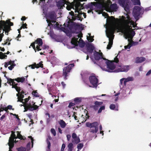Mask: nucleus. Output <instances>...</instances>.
I'll return each instance as SVG.
<instances>
[{"label": "nucleus", "mask_w": 151, "mask_h": 151, "mask_svg": "<svg viewBox=\"0 0 151 151\" xmlns=\"http://www.w3.org/2000/svg\"><path fill=\"white\" fill-rule=\"evenodd\" d=\"M71 42L72 44L75 45V46H77L78 42L77 41V40H76L75 39V37H73L71 41Z\"/></svg>", "instance_id": "7c9ffc66"}, {"label": "nucleus", "mask_w": 151, "mask_h": 151, "mask_svg": "<svg viewBox=\"0 0 151 151\" xmlns=\"http://www.w3.org/2000/svg\"><path fill=\"white\" fill-rule=\"evenodd\" d=\"M6 117V115L5 114H3L1 117L0 120L1 121H3V119Z\"/></svg>", "instance_id": "6e6d98bb"}, {"label": "nucleus", "mask_w": 151, "mask_h": 151, "mask_svg": "<svg viewBox=\"0 0 151 151\" xmlns=\"http://www.w3.org/2000/svg\"><path fill=\"white\" fill-rule=\"evenodd\" d=\"M109 38V43L107 47V49H110L112 45L113 44V39H111L110 38Z\"/></svg>", "instance_id": "bb28decb"}, {"label": "nucleus", "mask_w": 151, "mask_h": 151, "mask_svg": "<svg viewBox=\"0 0 151 151\" xmlns=\"http://www.w3.org/2000/svg\"><path fill=\"white\" fill-rule=\"evenodd\" d=\"M145 60V58L144 57H137L136 59V63H140L144 61Z\"/></svg>", "instance_id": "393cba45"}, {"label": "nucleus", "mask_w": 151, "mask_h": 151, "mask_svg": "<svg viewBox=\"0 0 151 151\" xmlns=\"http://www.w3.org/2000/svg\"><path fill=\"white\" fill-rule=\"evenodd\" d=\"M66 137H67V140L68 141H69L70 140V138L71 137L70 135L69 134H68L67 135Z\"/></svg>", "instance_id": "13d9d810"}, {"label": "nucleus", "mask_w": 151, "mask_h": 151, "mask_svg": "<svg viewBox=\"0 0 151 151\" xmlns=\"http://www.w3.org/2000/svg\"><path fill=\"white\" fill-rule=\"evenodd\" d=\"M86 126L90 128V132L93 133H96L99 128V123L98 122H95L92 123L87 122Z\"/></svg>", "instance_id": "39448f33"}, {"label": "nucleus", "mask_w": 151, "mask_h": 151, "mask_svg": "<svg viewBox=\"0 0 151 151\" xmlns=\"http://www.w3.org/2000/svg\"><path fill=\"white\" fill-rule=\"evenodd\" d=\"M32 94L36 97H39V96L37 91H34L32 92Z\"/></svg>", "instance_id": "58836bf2"}, {"label": "nucleus", "mask_w": 151, "mask_h": 151, "mask_svg": "<svg viewBox=\"0 0 151 151\" xmlns=\"http://www.w3.org/2000/svg\"><path fill=\"white\" fill-rule=\"evenodd\" d=\"M83 146V143H79L77 147L78 150H80L81 149Z\"/></svg>", "instance_id": "4c0bfd02"}, {"label": "nucleus", "mask_w": 151, "mask_h": 151, "mask_svg": "<svg viewBox=\"0 0 151 151\" xmlns=\"http://www.w3.org/2000/svg\"><path fill=\"white\" fill-rule=\"evenodd\" d=\"M130 22H129L128 24L127 23H124L125 26L124 29L123 33L124 35H127V36L129 37L131 35L132 37H133L135 34V32L132 29V27L131 25H129Z\"/></svg>", "instance_id": "7ed1b4c3"}, {"label": "nucleus", "mask_w": 151, "mask_h": 151, "mask_svg": "<svg viewBox=\"0 0 151 151\" xmlns=\"http://www.w3.org/2000/svg\"><path fill=\"white\" fill-rule=\"evenodd\" d=\"M141 8L137 6H134L133 10V14L135 18L138 17L140 15Z\"/></svg>", "instance_id": "9d476101"}, {"label": "nucleus", "mask_w": 151, "mask_h": 151, "mask_svg": "<svg viewBox=\"0 0 151 151\" xmlns=\"http://www.w3.org/2000/svg\"><path fill=\"white\" fill-rule=\"evenodd\" d=\"M7 56L3 53L2 52H0V59H3L4 58H6Z\"/></svg>", "instance_id": "c9c22d12"}, {"label": "nucleus", "mask_w": 151, "mask_h": 151, "mask_svg": "<svg viewBox=\"0 0 151 151\" xmlns=\"http://www.w3.org/2000/svg\"><path fill=\"white\" fill-rule=\"evenodd\" d=\"M1 109H3V110H4L6 112H7V111L8 110V109L7 107H6L4 108V107H3L2 104L1 105Z\"/></svg>", "instance_id": "4d7b16f0"}, {"label": "nucleus", "mask_w": 151, "mask_h": 151, "mask_svg": "<svg viewBox=\"0 0 151 151\" xmlns=\"http://www.w3.org/2000/svg\"><path fill=\"white\" fill-rule=\"evenodd\" d=\"M13 23L11 22L10 19L4 21H0V42L2 40L5 31L6 35H8V32L11 30V26H13Z\"/></svg>", "instance_id": "f257e3e1"}, {"label": "nucleus", "mask_w": 151, "mask_h": 151, "mask_svg": "<svg viewBox=\"0 0 151 151\" xmlns=\"http://www.w3.org/2000/svg\"><path fill=\"white\" fill-rule=\"evenodd\" d=\"M94 58L95 60H99L103 58L102 53L101 52L99 53L95 51V52L94 53Z\"/></svg>", "instance_id": "2eb2a0df"}, {"label": "nucleus", "mask_w": 151, "mask_h": 151, "mask_svg": "<svg viewBox=\"0 0 151 151\" xmlns=\"http://www.w3.org/2000/svg\"><path fill=\"white\" fill-rule=\"evenodd\" d=\"M75 105V104L72 102H70L69 103L68 105V107L69 108H71L72 107L74 106Z\"/></svg>", "instance_id": "5fc2aeb1"}, {"label": "nucleus", "mask_w": 151, "mask_h": 151, "mask_svg": "<svg viewBox=\"0 0 151 151\" xmlns=\"http://www.w3.org/2000/svg\"><path fill=\"white\" fill-rule=\"evenodd\" d=\"M98 3L96 2H92L88 4L89 7L90 9V10H88V13L91 12L93 10V6H96L98 5Z\"/></svg>", "instance_id": "6ab92c4d"}, {"label": "nucleus", "mask_w": 151, "mask_h": 151, "mask_svg": "<svg viewBox=\"0 0 151 151\" xmlns=\"http://www.w3.org/2000/svg\"><path fill=\"white\" fill-rule=\"evenodd\" d=\"M134 5H140V2L139 0H135L134 1Z\"/></svg>", "instance_id": "c03bdc74"}, {"label": "nucleus", "mask_w": 151, "mask_h": 151, "mask_svg": "<svg viewBox=\"0 0 151 151\" xmlns=\"http://www.w3.org/2000/svg\"><path fill=\"white\" fill-rule=\"evenodd\" d=\"M126 16L127 17H126L122 16V18L123 20L124 23H127V24H128V23L130 22L132 20L129 16L128 14H126Z\"/></svg>", "instance_id": "a211bd4d"}, {"label": "nucleus", "mask_w": 151, "mask_h": 151, "mask_svg": "<svg viewBox=\"0 0 151 151\" xmlns=\"http://www.w3.org/2000/svg\"><path fill=\"white\" fill-rule=\"evenodd\" d=\"M80 47H83L85 45V43L81 38L79 40V42H78Z\"/></svg>", "instance_id": "c85d7f7f"}, {"label": "nucleus", "mask_w": 151, "mask_h": 151, "mask_svg": "<svg viewBox=\"0 0 151 151\" xmlns=\"http://www.w3.org/2000/svg\"><path fill=\"white\" fill-rule=\"evenodd\" d=\"M86 47L87 48V51L92 54L94 49V47L93 45L91 43H88L86 44Z\"/></svg>", "instance_id": "dca6fc26"}, {"label": "nucleus", "mask_w": 151, "mask_h": 151, "mask_svg": "<svg viewBox=\"0 0 151 151\" xmlns=\"http://www.w3.org/2000/svg\"><path fill=\"white\" fill-rule=\"evenodd\" d=\"M81 98L77 97L74 99V101L76 104H78L81 102Z\"/></svg>", "instance_id": "2f4dec72"}, {"label": "nucleus", "mask_w": 151, "mask_h": 151, "mask_svg": "<svg viewBox=\"0 0 151 151\" xmlns=\"http://www.w3.org/2000/svg\"><path fill=\"white\" fill-rule=\"evenodd\" d=\"M17 136H16V135L15 134L14 132L13 131H12V134L11 136L9 138V142L8 143L9 146H11L13 144V146H14V139H16L17 138L21 140H24L25 139V137L24 138V137L21 135L19 132L17 131Z\"/></svg>", "instance_id": "20e7f679"}, {"label": "nucleus", "mask_w": 151, "mask_h": 151, "mask_svg": "<svg viewBox=\"0 0 151 151\" xmlns=\"http://www.w3.org/2000/svg\"><path fill=\"white\" fill-rule=\"evenodd\" d=\"M15 64L14 65H11L8 68L10 70H12L13 68H14V67L15 66Z\"/></svg>", "instance_id": "864d4df0"}, {"label": "nucleus", "mask_w": 151, "mask_h": 151, "mask_svg": "<svg viewBox=\"0 0 151 151\" xmlns=\"http://www.w3.org/2000/svg\"><path fill=\"white\" fill-rule=\"evenodd\" d=\"M134 42H132L131 43H130V44H128V45H127L124 46V48L125 49H130V47L133 45L134 43Z\"/></svg>", "instance_id": "f704fd0d"}, {"label": "nucleus", "mask_w": 151, "mask_h": 151, "mask_svg": "<svg viewBox=\"0 0 151 151\" xmlns=\"http://www.w3.org/2000/svg\"><path fill=\"white\" fill-rule=\"evenodd\" d=\"M73 145L72 143H69L68 146V151H72L73 149Z\"/></svg>", "instance_id": "72a5a7b5"}, {"label": "nucleus", "mask_w": 151, "mask_h": 151, "mask_svg": "<svg viewBox=\"0 0 151 151\" xmlns=\"http://www.w3.org/2000/svg\"><path fill=\"white\" fill-rule=\"evenodd\" d=\"M115 31V29L114 27H110L108 30V35H107V37L108 38H110L111 36L114 33Z\"/></svg>", "instance_id": "412c9836"}, {"label": "nucleus", "mask_w": 151, "mask_h": 151, "mask_svg": "<svg viewBox=\"0 0 151 151\" xmlns=\"http://www.w3.org/2000/svg\"><path fill=\"white\" fill-rule=\"evenodd\" d=\"M105 109V106H101L98 110V113H101L102 110H104Z\"/></svg>", "instance_id": "a19ab883"}, {"label": "nucleus", "mask_w": 151, "mask_h": 151, "mask_svg": "<svg viewBox=\"0 0 151 151\" xmlns=\"http://www.w3.org/2000/svg\"><path fill=\"white\" fill-rule=\"evenodd\" d=\"M40 1L45 4H46V2L47 3L48 1V0H40Z\"/></svg>", "instance_id": "69168bd1"}, {"label": "nucleus", "mask_w": 151, "mask_h": 151, "mask_svg": "<svg viewBox=\"0 0 151 151\" xmlns=\"http://www.w3.org/2000/svg\"><path fill=\"white\" fill-rule=\"evenodd\" d=\"M124 79H125V78H123L120 80V85H122L123 82V81L124 80Z\"/></svg>", "instance_id": "e2e57ef3"}, {"label": "nucleus", "mask_w": 151, "mask_h": 151, "mask_svg": "<svg viewBox=\"0 0 151 151\" xmlns=\"http://www.w3.org/2000/svg\"><path fill=\"white\" fill-rule=\"evenodd\" d=\"M32 102L33 103L32 105H31L30 103H24V105L26 106L27 108H29L30 111H33L37 109L38 108V106L37 105H35V103L34 102L32 101Z\"/></svg>", "instance_id": "9b49d317"}, {"label": "nucleus", "mask_w": 151, "mask_h": 151, "mask_svg": "<svg viewBox=\"0 0 151 151\" xmlns=\"http://www.w3.org/2000/svg\"><path fill=\"white\" fill-rule=\"evenodd\" d=\"M59 124L62 128H64L66 126V124L63 120H60Z\"/></svg>", "instance_id": "c756f323"}, {"label": "nucleus", "mask_w": 151, "mask_h": 151, "mask_svg": "<svg viewBox=\"0 0 151 151\" xmlns=\"http://www.w3.org/2000/svg\"><path fill=\"white\" fill-rule=\"evenodd\" d=\"M51 132L53 134L54 136H55L56 135V132L55 130L54 129H51Z\"/></svg>", "instance_id": "09e8293b"}, {"label": "nucleus", "mask_w": 151, "mask_h": 151, "mask_svg": "<svg viewBox=\"0 0 151 151\" xmlns=\"http://www.w3.org/2000/svg\"><path fill=\"white\" fill-rule=\"evenodd\" d=\"M151 74V70H150L146 73V76H148Z\"/></svg>", "instance_id": "774afa93"}, {"label": "nucleus", "mask_w": 151, "mask_h": 151, "mask_svg": "<svg viewBox=\"0 0 151 151\" xmlns=\"http://www.w3.org/2000/svg\"><path fill=\"white\" fill-rule=\"evenodd\" d=\"M12 106L11 105H9L7 107L8 109H9V110L12 109V110H14V109L12 108Z\"/></svg>", "instance_id": "680f3d73"}, {"label": "nucleus", "mask_w": 151, "mask_h": 151, "mask_svg": "<svg viewBox=\"0 0 151 151\" xmlns=\"http://www.w3.org/2000/svg\"><path fill=\"white\" fill-rule=\"evenodd\" d=\"M98 65L103 70L109 72H115L113 70L115 69L116 66L113 62L110 60L105 61L101 60Z\"/></svg>", "instance_id": "f03ea898"}, {"label": "nucleus", "mask_w": 151, "mask_h": 151, "mask_svg": "<svg viewBox=\"0 0 151 151\" xmlns=\"http://www.w3.org/2000/svg\"><path fill=\"white\" fill-rule=\"evenodd\" d=\"M17 150L18 151H25L26 148L24 147H21L19 148H17Z\"/></svg>", "instance_id": "79ce46f5"}, {"label": "nucleus", "mask_w": 151, "mask_h": 151, "mask_svg": "<svg viewBox=\"0 0 151 151\" xmlns=\"http://www.w3.org/2000/svg\"><path fill=\"white\" fill-rule=\"evenodd\" d=\"M81 4L80 2H78V3L76 4L75 5V7L76 9L77 10L78 12V13H80V9H79V8Z\"/></svg>", "instance_id": "e433bc0d"}, {"label": "nucleus", "mask_w": 151, "mask_h": 151, "mask_svg": "<svg viewBox=\"0 0 151 151\" xmlns=\"http://www.w3.org/2000/svg\"><path fill=\"white\" fill-rule=\"evenodd\" d=\"M124 35L125 36V38L126 39L128 38V41L129 42V44H130V43H131L132 42H133L132 40L133 37H131L132 36L131 35H130L129 36V37L127 36V35Z\"/></svg>", "instance_id": "473e14b6"}, {"label": "nucleus", "mask_w": 151, "mask_h": 151, "mask_svg": "<svg viewBox=\"0 0 151 151\" xmlns=\"http://www.w3.org/2000/svg\"><path fill=\"white\" fill-rule=\"evenodd\" d=\"M66 4V1L65 0L59 1L58 3L57 6L60 8H61L62 7L64 6L65 4Z\"/></svg>", "instance_id": "4be33fe9"}, {"label": "nucleus", "mask_w": 151, "mask_h": 151, "mask_svg": "<svg viewBox=\"0 0 151 151\" xmlns=\"http://www.w3.org/2000/svg\"><path fill=\"white\" fill-rule=\"evenodd\" d=\"M119 3L121 4L122 7L124 8L126 11H129L130 7L128 3L126 2L125 0H120Z\"/></svg>", "instance_id": "f8f14e48"}, {"label": "nucleus", "mask_w": 151, "mask_h": 151, "mask_svg": "<svg viewBox=\"0 0 151 151\" xmlns=\"http://www.w3.org/2000/svg\"><path fill=\"white\" fill-rule=\"evenodd\" d=\"M109 9L111 11H116L117 9V5L116 4H111L110 6Z\"/></svg>", "instance_id": "5701e85b"}, {"label": "nucleus", "mask_w": 151, "mask_h": 151, "mask_svg": "<svg viewBox=\"0 0 151 151\" xmlns=\"http://www.w3.org/2000/svg\"><path fill=\"white\" fill-rule=\"evenodd\" d=\"M89 79L90 83L93 86V87H96L98 85V79L94 76H90Z\"/></svg>", "instance_id": "6e6552de"}, {"label": "nucleus", "mask_w": 151, "mask_h": 151, "mask_svg": "<svg viewBox=\"0 0 151 151\" xmlns=\"http://www.w3.org/2000/svg\"><path fill=\"white\" fill-rule=\"evenodd\" d=\"M6 77L7 80V83L10 85H11L10 82H13V84H14L15 82L14 81H17L18 83H23L25 80V78L23 77L21 78L18 77L16 78L13 79L11 78H7Z\"/></svg>", "instance_id": "0eeeda50"}, {"label": "nucleus", "mask_w": 151, "mask_h": 151, "mask_svg": "<svg viewBox=\"0 0 151 151\" xmlns=\"http://www.w3.org/2000/svg\"><path fill=\"white\" fill-rule=\"evenodd\" d=\"M46 142L47 144V148L49 149H50V148L51 144L48 139H46Z\"/></svg>", "instance_id": "37998d69"}, {"label": "nucleus", "mask_w": 151, "mask_h": 151, "mask_svg": "<svg viewBox=\"0 0 151 151\" xmlns=\"http://www.w3.org/2000/svg\"><path fill=\"white\" fill-rule=\"evenodd\" d=\"M87 39L90 42H92L94 40V39L92 37V36H90L89 37H87Z\"/></svg>", "instance_id": "49530a36"}, {"label": "nucleus", "mask_w": 151, "mask_h": 151, "mask_svg": "<svg viewBox=\"0 0 151 151\" xmlns=\"http://www.w3.org/2000/svg\"><path fill=\"white\" fill-rule=\"evenodd\" d=\"M49 17L52 20H56V16L55 15L54 13H51L49 14Z\"/></svg>", "instance_id": "a878e982"}, {"label": "nucleus", "mask_w": 151, "mask_h": 151, "mask_svg": "<svg viewBox=\"0 0 151 151\" xmlns=\"http://www.w3.org/2000/svg\"><path fill=\"white\" fill-rule=\"evenodd\" d=\"M10 83L11 85H10L12 86V88H15L16 91L18 93L20 92L21 90L20 88L17 86L18 84L17 83H16L15 82L14 84H13V82H10Z\"/></svg>", "instance_id": "aec40b11"}, {"label": "nucleus", "mask_w": 151, "mask_h": 151, "mask_svg": "<svg viewBox=\"0 0 151 151\" xmlns=\"http://www.w3.org/2000/svg\"><path fill=\"white\" fill-rule=\"evenodd\" d=\"M72 137L73 139L72 142L73 143L77 144L80 142V140L79 138L77 137V135L75 133H73L72 134Z\"/></svg>", "instance_id": "4468645a"}, {"label": "nucleus", "mask_w": 151, "mask_h": 151, "mask_svg": "<svg viewBox=\"0 0 151 151\" xmlns=\"http://www.w3.org/2000/svg\"><path fill=\"white\" fill-rule=\"evenodd\" d=\"M18 98H22L23 99V98L24 97V95L22 94H19V96H18Z\"/></svg>", "instance_id": "0e129e2a"}, {"label": "nucleus", "mask_w": 151, "mask_h": 151, "mask_svg": "<svg viewBox=\"0 0 151 151\" xmlns=\"http://www.w3.org/2000/svg\"><path fill=\"white\" fill-rule=\"evenodd\" d=\"M40 46H39V45H37L36 47H35L36 50H37V51L41 50V49L40 48Z\"/></svg>", "instance_id": "bf43d9fd"}, {"label": "nucleus", "mask_w": 151, "mask_h": 151, "mask_svg": "<svg viewBox=\"0 0 151 151\" xmlns=\"http://www.w3.org/2000/svg\"><path fill=\"white\" fill-rule=\"evenodd\" d=\"M74 66V64H71L64 68L62 75L64 80H66L68 79L67 77L69 75L70 70Z\"/></svg>", "instance_id": "423d86ee"}, {"label": "nucleus", "mask_w": 151, "mask_h": 151, "mask_svg": "<svg viewBox=\"0 0 151 151\" xmlns=\"http://www.w3.org/2000/svg\"><path fill=\"white\" fill-rule=\"evenodd\" d=\"M77 37L78 38H81L83 37V34L81 31H80Z\"/></svg>", "instance_id": "603ef678"}, {"label": "nucleus", "mask_w": 151, "mask_h": 151, "mask_svg": "<svg viewBox=\"0 0 151 151\" xmlns=\"http://www.w3.org/2000/svg\"><path fill=\"white\" fill-rule=\"evenodd\" d=\"M102 101H96L94 103V105L92 106L91 107L93 108L95 110H97L99 108V107L103 104Z\"/></svg>", "instance_id": "f3484780"}, {"label": "nucleus", "mask_w": 151, "mask_h": 151, "mask_svg": "<svg viewBox=\"0 0 151 151\" xmlns=\"http://www.w3.org/2000/svg\"><path fill=\"white\" fill-rule=\"evenodd\" d=\"M130 24L131 25H132L133 26V27H134V22H133L132 20V21H131L130 22V23L129 24Z\"/></svg>", "instance_id": "338daca9"}, {"label": "nucleus", "mask_w": 151, "mask_h": 151, "mask_svg": "<svg viewBox=\"0 0 151 151\" xmlns=\"http://www.w3.org/2000/svg\"><path fill=\"white\" fill-rule=\"evenodd\" d=\"M18 100L17 101V102H20L22 103V104H24V102H23L24 99L22 98H18L17 97Z\"/></svg>", "instance_id": "de8ad7c7"}, {"label": "nucleus", "mask_w": 151, "mask_h": 151, "mask_svg": "<svg viewBox=\"0 0 151 151\" xmlns=\"http://www.w3.org/2000/svg\"><path fill=\"white\" fill-rule=\"evenodd\" d=\"M43 62L41 61L39 63L37 64L35 63H34L33 64L30 65L29 66L31 67L32 69H34L35 68H43V65L42 64Z\"/></svg>", "instance_id": "ddd939ff"}, {"label": "nucleus", "mask_w": 151, "mask_h": 151, "mask_svg": "<svg viewBox=\"0 0 151 151\" xmlns=\"http://www.w3.org/2000/svg\"><path fill=\"white\" fill-rule=\"evenodd\" d=\"M35 44H37L38 45H39V46H42L43 44L42 40L40 38H38L34 42H33L31 44V45L29 47L30 48V46H31L35 51V52H36V49L35 45Z\"/></svg>", "instance_id": "1a4fd4ad"}, {"label": "nucleus", "mask_w": 151, "mask_h": 151, "mask_svg": "<svg viewBox=\"0 0 151 151\" xmlns=\"http://www.w3.org/2000/svg\"><path fill=\"white\" fill-rule=\"evenodd\" d=\"M111 62H113V63H114V62H115L116 63H118L119 61V60L117 58V56H116L114 58V60L113 61H111Z\"/></svg>", "instance_id": "3c124183"}, {"label": "nucleus", "mask_w": 151, "mask_h": 151, "mask_svg": "<svg viewBox=\"0 0 151 151\" xmlns=\"http://www.w3.org/2000/svg\"><path fill=\"white\" fill-rule=\"evenodd\" d=\"M10 114L15 116V117L19 121L20 120V119L19 118L18 115L16 114H13L12 113H10Z\"/></svg>", "instance_id": "a18cd8bd"}, {"label": "nucleus", "mask_w": 151, "mask_h": 151, "mask_svg": "<svg viewBox=\"0 0 151 151\" xmlns=\"http://www.w3.org/2000/svg\"><path fill=\"white\" fill-rule=\"evenodd\" d=\"M27 24L26 23H25L24 24V23L23 24L22 26V27H21V28H20V29H22V28H23V29L27 28Z\"/></svg>", "instance_id": "8fccbe9b"}, {"label": "nucleus", "mask_w": 151, "mask_h": 151, "mask_svg": "<svg viewBox=\"0 0 151 151\" xmlns=\"http://www.w3.org/2000/svg\"><path fill=\"white\" fill-rule=\"evenodd\" d=\"M23 106L24 107V110H25L24 111H24H27L28 110H29V109H30L29 108H27V107H26V106H25L24 105H23Z\"/></svg>", "instance_id": "052dcab7"}, {"label": "nucleus", "mask_w": 151, "mask_h": 151, "mask_svg": "<svg viewBox=\"0 0 151 151\" xmlns=\"http://www.w3.org/2000/svg\"><path fill=\"white\" fill-rule=\"evenodd\" d=\"M110 109L112 110H115L116 111L118 110V106H116L114 104H111L109 106Z\"/></svg>", "instance_id": "cd10ccee"}, {"label": "nucleus", "mask_w": 151, "mask_h": 151, "mask_svg": "<svg viewBox=\"0 0 151 151\" xmlns=\"http://www.w3.org/2000/svg\"><path fill=\"white\" fill-rule=\"evenodd\" d=\"M129 67L128 65L124 66L119 69L121 72H127L129 70Z\"/></svg>", "instance_id": "b1692460"}, {"label": "nucleus", "mask_w": 151, "mask_h": 151, "mask_svg": "<svg viewBox=\"0 0 151 151\" xmlns=\"http://www.w3.org/2000/svg\"><path fill=\"white\" fill-rule=\"evenodd\" d=\"M124 80L126 81L127 82H128L129 81H132L133 80V78L132 77H129L126 78H125Z\"/></svg>", "instance_id": "ea45409f"}]
</instances>
